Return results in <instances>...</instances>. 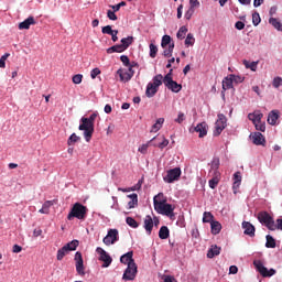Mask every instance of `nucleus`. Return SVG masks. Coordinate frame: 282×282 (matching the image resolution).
<instances>
[{
    "label": "nucleus",
    "mask_w": 282,
    "mask_h": 282,
    "mask_svg": "<svg viewBox=\"0 0 282 282\" xmlns=\"http://www.w3.org/2000/svg\"><path fill=\"white\" fill-rule=\"evenodd\" d=\"M98 118V115L93 113L88 118L83 117L80 119V124L78 127L79 131H84V138L86 142H91V138L94 135V122Z\"/></svg>",
    "instance_id": "nucleus-1"
},
{
    "label": "nucleus",
    "mask_w": 282,
    "mask_h": 282,
    "mask_svg": "<svg viewBox=\"0 0 282 282\" xmlns=\"http://www.w3.org/2000/svg\"><path fill=\"white\" fill-rule=\"evenodd\" d=\"M87 213H89L87 206L80 203H75L67 215V219L68 221H72L73 219L85 220L87 218Z\"/></svg>",
    "instance_id": "nucleus-2"
},
{
    "label": "nucleus",
    "mask_w": 282,
    "mask_h": 282,
    "mask_svg": "<svg viewBox=\"0 0 282 282\" xmlns=\"http://www.w3.org/2000/svg\"><path fill=\"white\" fill-rule=\"evenodd\" d=\"M154 210H156L159 215H165V217H170L171 219L175 217V214H174L175 206L166 203V200H161L159 203L158 200H155Z\"/></svg>",
    "instance_id": "nucleus-3"
},
{
    "label": "nucleus",
    "mask_w": 282,
    "mask_h": 282,
    "mask_svg": "<svg viewBox=\"0 0 282 282\" xmlns=\"http://www.w3.org/2000/svg\"><path fill=\"white\" fill-rule=\"evenodd\" d=\"M257 219L262 226H265L268 230H276V223H274V218L270 216L268 212H259Z\"/></svg>",
    "instance_id": "nucleus-4"
},
{
    "label": "nucleus",
    "mask_w": 282,
    "mask_h": 282,
    "mask_svg": "<svg viewBox=\"0 0 282 282\" xmlns=\"http://www.w3.org/2000/svg\"><path fill=\"white\" fill-rule=\"evenodd\" d=\"M248 119L254 124L257 131H261L262 133H264L265 122L261 121L263 119V115L261 113V111L256 110L253 112H250L248 115Z\"/></svg>",
    "instance_id": "nucleus-5"
},
{
    "label": "nucleus",
    "mask_w": 282,
    "mask_h": 282,
    "mask_svg": "<svg viewBox=\"0 0 282 282\" xmlns=\"http://www.w3.org/2000/svg\"><path fill=\"white\" fill-rule=\"evenodd\" d=\"M78 240H73L68 243H66L64 247H62L59 250H57V261H63L65 259V256L69 252H74L78 248Z\"/></svg>",
    "instance_id": "nucleus-6"
},
{
    "label": "nucleus",
    "mask_w": 282,
    "mask_h": 282,
    "mask_svg": "<svg viewBox=\"0 0 282 282\" xmlns=\"http://www.w3.org/2000/svg\"><path fill=\"white\" fill-rule=\"evenodd\" d=\"M253 265H254L256 270L263 278H270V276H274V274H276V270H274V269L268 270V268H265V265H263V262H261V260L253 261Z\"/></svg>",
    "instance_id": "nucleus-7"
},
{
    "label": "nucleus",
    "mask_w": 282,
    "mask_h": 282,
    "mask_svg": "<svg viewBox=\"0 0 282 282\" xmlns=\"http://www.w3.org/2000/svg\"><path fill=\"white\" fill-rule=\"evenodd\" d=\"M181 176H182V169L174 167L167 171V174L166 176L163 177V180L167 184H173V182H177V180H180Z\"/></svg>",
    "instance_id": "nucleus-8"
},
{
    "label": "nucleus",
    "mask_w": 282,
    "mask_h": 282,
    "mask_svg": "<svg viewBox=\"0 0 282 282\" xmlns=\"http://www.w3.org/2000/svg\"><path fill=\"white\" fill-rule=\"evenodd\" d=\"M135 274H138V264L129 263L122 279L123 281H133V279H135Z\"/></svg>",
    "instance_id": "nucleus-9"
},
{
    "label": "nucleus",
    "mask_w": 282,
    "mask_h": 282,
    "mask_svg": "<svg viewBox=\"0 0 282 282\" xmlns=\"http://www.w3.org/2000/svg\"><path fill=\"white\" fill-rule=\"evenodd\" d=\"M96 252L97 254H100L99 261L104 262L101 268H109V265H111V262L113 261V259H111V256H109V253H107V251H105V249L100 247L96 249Z\"/></svg>",
    "instance_id": "nucleus-10"
},
{
    "label": "nucleus",
    "mask_w": 282,
    "mask_h": 282,
    "mask_svg": "<svg viewBox=\"0 0 282 282\" xmlns=\"http://www.w3.org/2000/svg\"><path fill=\"white\" fill-rule=\"evenodd\" d=\"M75 268L79 276H85V262L83 261V253L79 251L75 253Z\"/></svg>",
    "instance_id": "nucleus-11"
},
{
    "label": "nucleus",
    "mask_w": 282,
    "mask_h": 282,
    "mask_svg": "<svg viewBox=\"0 0 282 282\" xmlns=\"http://www.w3.org/2000/svg\"><path fill=\"white\" fill-rule=\"evenodd\" d=\"M226 116L220 113L218 115V119L215 123V131H214V135H221V131H224V129H226Z\"/></svg>",
    "instance_id": "nucleus-12"
},
{
    "label": "nucleus",
    "mask_w": 282,
    "mask_h": 282,
    "mask_svg": "<svg viewBox=\"0 0 282 282\" xmlns=\"http://www.w3.org/2000/svg\"><path fill=\"white\" fill-rule=\"evenodd\" d=\"M119 239L118 229H109L107 236L104 238V243L105 246H111Z\"/></svg>",
    "instance_id": "nucleus-13"
},
{
    "label": "nucleus",
    "mask_w": 282,
    "mask_h": 282,
    "mask_svg": "<svg viewBox=\"0 0 282 282\" xmlns=\"http://www.w3.org/2000/svg\"><path fill=\"white\" fill-rule=\"evenodd\" d=\"M250 138L257 147H265V137L261 132H253Z\"/></svg>",
    "instance_id": "nucleus-14"
},
{
    "label": "nucleus",
    "mask_w": 282,
    "mask_h": 282,
    "mask_svg": "<svg viewBox=\"0 0 282 282\" xmlns=\"http://www.w3.org/2000/svg\"><path fill=\"white\" fill-rule=\"evenodd\" d=\"M166 88L170 89V91H173L174 94H180L182 91V85L177 84V82L173 79H169L166 82H163Z\"/></svg>",
    "instance_id": "nucleus-15"
},
{
    "label": "nucleus",
    "mask_w": 282,
    "mask_h": 282,
    "mask_svg": "<svg viewBox=\"0 0 282 282\" xmlns=\"http://www.w3.org/2000/svg\"><path fill=\"white\" fill-rule=\"evenodd\" d=\"M143 228L147 235H151V232H153V218L151 217V215L145 216L143 220Z\"/></svg>",
    "instance_id": "nucleus-16"
},
{
    "label": "nucleus",
    "mask_w": 282,
    "mask_h": 282,
    "mask_svg": "<svg viewBox=\"0 0 282 282\" xmlns=\"http://www.w3.org/2000/svg\"><path fill=\"white\" fill-rule=\"evenodd\" d=\"M242 228L245 230V235H248V237H254V232H257V229L250 221H243Z\"/></svg>",
    "instance_id": "nucleus-17"
},
{
    "label": "nucleus",
    "mask_w": 282,
    "mask_h": 282,
    "mask_svg": "<svg viewBox=\"0 0 282 282\" xmlns=\"http://www.w3.org/2000/svg\"><path fill=\"white\" fill-rule=\"evenodd\" d=\"M194 131H196V133H199L198 138H204L208 133V126L206 124V122L198 123L194 128Z\"/></svg>",
    "instance_id": "nucleus-18"
},
{
    "label": "nucleus",
    "mask_w": 282,
    "mask_h": 282,
    "mask_svg": "<svg viewBox=\"0 0 282 282\" xmlns=\"http://www.w3.org/2000/svg\"><path fill=\"white\" fill-rule=\"evenodd\" d=\"M30 25H36V20L34 17H29L23 22L19 24V30H30Z\"/></svg>",
    "instance_id": "nucleus-19"
},
{
    "label": "nucleus",
    "mask_w": 282,
    "mask_h": 282,
    "mask_svg": "<svg viewBox=\"0 0 282 282\" xmlns=\"http://www.w3.org/2000/svg\"><path fill=\"white\" fill-rule=\"evenodd\" d=\"M158 140H162V142H154L153 143V147H158L159 149H165V147H169V140L167 139H164V137H156V138H153L152 140L149 141V144H151V142L153 141H158Z\"/></svg>",
    "instance_id": "nucleus-20"
},
{
    "label": "nucleus",
    "mask_w": 282,
    "mask_h": 282,
    "mask_svg": "<svg viewBox=\"0 0 282 282\" xmlns=\"http://www.w3.org/2000/svg\"><path fill=\"white\" fill-rule=\"evenodd\" d=\"M120 261L121 263H124V265H129V263H135V260H133V251H129L121 256Z\"/></svg>",
    "instance_id": "nucleus-21"
},
{
    "label": "nucleus",
    "mask_w": 282,
    "mask_h": 282,
    "mask_svg": "<svg viewBox=\"0 0 282 282\" xmlns=\"http://www.w3.org/2000/svg\"><path fill=\"white\" fill-rule=\"evenodd\" d=\"M118 76L120 77L121 82H129L133 78V73L126 72L124 69L120 68L117 70Z\"/></svg>",
    "instance_id": "nucleus-22"
},
{
    "label": "nucleus",
    "mask_w": 282,
    "mask_h": 282,
    "mask_svg": "<svg viewBox=\"0 0 282 282\" xmlns=\"http://www.w3.org/2000/svg\"><path fill=\"white\" fill-rule=\"evenodd\" d=\"M276 120H279V112L278 110H272L269 116H268V119H267V122H269V124H276Z\"/></svg>",
    "instance_id": "nucleus-23"
},
{
    "label": "nucleus",
    "mask_w": 282,
    "mask_h": 282,
    "mask_svg": "<svg viewBox=\"0 0 282 282\" xmlns=\"http://www.w3.org/2000/svg\"><path fill=\"white\" fill-rule=\"evenodd\" d=\"M155 94H158V88L155 86H153L152 83H149L147 86L145 96L148 98H153V96H155Z\"/></svg>",
    "instance_id": "nucleus-24"
},
{
    "label": "nucleus",
    "mask_w": 282,
    "mask_h": 282,
    "mask_svg": "<svg viewBox=\"0 0 282 282\" xmlns=\"http://www.w3.org/2000/svg\"><path fill=\"white\" fill-rule=\"evenodd\" d=\"M218 171H219V158H216L212 161L209 173H212V175H219Z\"/></svg>",
    "instance_id": "nucleus-25"
},
{
    "label": "nucleus",
    "mask_w": 282,
    "mask_h": 282,
    "mask_svg": "<svg viewBox=\"0 0 282 282\" xmlns=\"http://www.w3.org/2000/svg\"><path fill=\"white\" fill-rule=\"evenodd\" d=\"M52 206H54V203L52 200H46L39 213H41V215H50V208H52Z\"/></svg>",
    "instance_id": "nucleus-26"
},
{
    "label": "nucleus",
    "mask_w": 282,
    "mask_h": 282,
    "mask_svg": "<svg viewBox=\"0 0 282 282\" xmlns=\"http://www.w3.org/2000/svg\"><path fill=\"white\" fill-rule=\"evenodd\" d=\"M212 235H219L221 232V223L214 220L210 224Z\"/></svg>",
    "instance_id": "nucleus-27"
},
{
    "label": "nucleus",
    "mask_w": 282,
    "mask_h": 282,
    "mask_svg": "<svg viewBox=\"0 0 282 282\" xmlns=\"http://www.w3.org/2000/svg\"><path fill=\"white\" fill-rule=\"evenodd\" d=\"M124 51H127V50L124 48V46L122 44H117V45H113V46L107 48V54H113L116 52L120 54Z\"/></svg>",
    "instance_id": "nucleus-28"
},
{
    "label": "nucleus",
    "mask_w": 282,
    "mask_h": 282,
    "mask_svg": "<svg viewBox=\"0 0 282 282\" xmlns=\"http://www.w3.org/2000/svg\"><path fill=\"white\" fill-rule=\"evenodd\" d=\"M220 252H221V248H219L217 246H212V248L207 252V257H208V259H213L214 257H218V254H220Z\"/></svg>",
    "instance_id": "nucleus-29"
},
{
    "label": "nucleus",
    "mask_w": 282,
    "mask_h": 282,
    "mask_svg": "<svg viewBox=\"0 0 282 282\" xmlns=\"http://www.w3.org/2000/svg\"><path fill=\"white\" fill-rule=\"evenodd\" d=\"M162 124H164V118H159L156 122L151 128V133H158L162 129Z\"/></svg>",
    "instance_id": "nucleus-30"
},
{
    "label": "nucleus",
    "mask_w": 282,
    "mask_h": 282,
    "mask_svg": "<svg viewBox=\"0 0 282 282\" xmlns=\"http://www.w3.org/2000/svg\"><path fill=\"white\" fill-rule=\"evenodd\" d=\"M159 237L161 239H169V237H171V231L169 230V227L162 226L159 230Z\"/></svg>",
    "instance_id": "nucleus-31"
},
{
    "label": "nucleus",
    "mask_w": 282,
    "mask_h": 282,
    "mask_svg": "<svg viewBox=\"0 0 282 282\" xmlns=\"http://www.w3.org/2000/svg\"><path fill=\"white\" fill-rule=\"evenodd\" d=\"M239 186H241V172H236L234 174V185H232L234 191H237Z\"/></svg>",
    "instance_id": "nucleus-32"
},
{
    "label": "nucleus",
    "mask_w": 282,
    "mask_h": 282,
    "mask_svg": "<svg viewBox=\"0 0 282 282\" xmlns=\"http://www.w3.org/2000/svg\"><path fill=\"white\" fill-rule=\"evenodd\" d=\"M215 219V216L213 215V213L210 212H205L203 214V224H213V221Z\"/></svg>",
    "instance_id": "nucleus-33"
},
{
    "label": "nucleus",
    "mask_w": 282,
    "mask_h": 282,
    "mask_svg": "<svg viewBox=\"0 0 282 282\" xmlns=\"http://www.w3.org/2000/svg\"><path fill=\"white\" fill-rule=\"evenodd\" d=\"M128 197H129V199H131L128 203V208L129 209L134 208L138 205V194H130V195H128Z\"/></svg>",
    "instance_id": "nucleus-34"
},
{
    "label": "nucleus",
    "mask_w": 282,
    "mask_h": 282,
    "mask_svg": "<svg viewBox=\"0 0 282 282\" xmlns=\"http://www.w3.org/2000/svg\"><path fill=\"white\" fill-rule=\"evenodd\" d=\"M187 32L188 28H186L185 25L181 26L176 33L177 39H180V41H183V39H186Z\"/></svg>",
    "instance_id": "nucleus-35"
},
{
    "label": "nucleus",
    "mask_w": 282,
    "mask_h": 282,
    "mask_svg": "<svg viewBox=\"0 0 282 282\" xmlns=\"http://www.w3.org/2000/svg\"><path fill=\"white\" fill-rule=\"evenodd\" d=\"M164 83V76L162 74H159L153 77V83H151L156 89Z\"/></svg>",
    "instance_id": "nucleus-36"
},
{
    "label": "nucleus",
    "mask_w": 282,
    "mask_h": 282,
    "mask_svg": "<svg viewBox=\"0 0 282 282\" xmlns=\"http://www.w3.org/2000/svg\"><path fill=\"white\" fill-rule=\"evenodd\" d=\"M133 44V36L121 39V45L123 48L129 50V46Z\"/></svg>",
    "instance_id": "nucleus-37"
},
{
    "label": "nucleus",
    "mask_w": 282,
    "mask_h": 282,
    "mask_svg": "<svg viewBox=\"0 0 282 282\" xmlns=\"http://www.w3.org/2000/svg\"><path fill=\"white\" fill-rule=\"evenodd\" d=\"M265 239V248H276V240L272 236L267 235Z\"/></svg>",
    "instance_id": "nucleus-38"
},
{
    "label": "nucleus",
    "mask_w": 282,
    "mask_h": 282,
    "mask_svg": "<svg viewBox=\"0 0 282 282\" xmlns=\"http://www.w3.org/2000/svg\"><path fill=\"white\" fill-rule=\"evenodd\" d=\"M76 142H80V137H78L76 133L70 134V137L67 140L68 147H74Z\"/></svg>",
    "instance_id": "nucleus-39"
},
{
    "label": "nucleus",
    "mask_w": 282,
    "mask_h": 282,
    "mask_svg": "<svg viewBox=\"0 0 282 282\" xmlns=\"http://www.w3.org/2000/svg\"><path fill=\"white\" fill-rule=\"evenodd\" d=\"M232 77L229 75V77H226L225 80H223V89H232Z\"/></svg>",
    "instance_id": "nucleus-40"
},
{
    "label": "nucleus",
    "mask_w": 282,
    "mask_h": 282,
    "mask_svg": "<svg viewBox=\"0 0 282 282\" xmlns=\"http://www.w3.org/2000/svg\"><path fill=\"white\" fill-rule=\"evenodd\" d=\"M171 41H172L171 35H163L161 41V47H163V50H166L167 45H173Z\"/></svg>",
    "instance_id": "nucleus-41"
},
{
    "label": "nucleus",
    "mask_w": 282,
    "mask_h": 282,
    "mask_svg": "<svg viewBox=\"0 0 282 282\" xmlns=\"http://www.w3.org/2000/svg\"><path fill=\"white\" fill-rule=\"evenodd\" d=\"M173 50H175V43L172 42V44L169 45L167 50L163 52V56H165V58H171V56H173Z\"/></svg>",
    "instance_id": "nucleus-42"
},
{
    "label": "nucleus",
    "mask_w": 282,
    "mask_h": 282,
    "mask_svg": "<svg viewBox=\"0 0 282 282\" xmlns=\"http://www.w3.org/2000/svg\"><path fill=\"white\" fill-rule=\"evenodd\" d=\"M217 184H219V174H213V178L209 180V187L215 189L217 188Z\"/></svg>",
    "instance_id": "nucleus-43"
},
{
    "label": "nucleus",
    "mask_w": 282,
    "mask_h": 282,
    "mask_svg": "<svg viewBox=\"0 0 282 282\" xmlns=\"http://www.w3.org/2000/svg\"><path fill=\"white\" fill-rule=\"evenodd\" d=\"M269 23L275 28V30H279V32H282V24L276 20L275 18H270Z\"/></svg>",
    "instance_id": "nucleus-44"
},
{
    "label": "nucleus",
    "mask_w": 282,
    "mask_h": 282,
    "mask_svg": "<svg viewBox=\"0 0 282 282\" xmlns=\"http://www.w3.org/2000/svg\"><path fill=\"white\" fill-rule=\"evenodd\" d=\"M185 45H186L187 47H189V45H191V46L195 45V36L193 35V33H188V34H187V36H186V39H185Z\"/></svg>",
    "instance_id": "nucleus-45"
},
{
    "label": "nucleus",
    "mask_w": 282,
    "mask_h": 282,
    "mask_svg": "<svg viewBox=\"0 0 282 282\" xmlns=\"http://www.w3.org/2000/svg\"><path fill=\"white\" fill-rule=\"evenodd\" d=\"M149 47H150V58H155V56H158V46L151 43Z\"/></svg>",
    "instance_id": "nucleus-46"
},
{
    "label": "nucleus",
    "mask_w": 282,
    "mask_h": 282,
    "mask_svg": "<svg viewBox=\"0 0 282 282\" xmlns=\"http://www.w3.org/2000/svg\"><path fill=\"white\" fill-rule=\"evenodd\" d=\"M126 223L128 224V226H130V228H138V226H140L138 221L133 219V217H127Z\"/></svg>",
    "instance_id": "nucleus-47"
},
{
    "label": "nucleus",
    "mask_w": 282,
    "mask_h": 282,
    "mask_svg": "<svg viewBox=\"0 0 282 282\" xmlns=\"http://www.w3.org/2000/svg\"><path fill=\"white\" fill-rule=\"evenodd\" d=\"M252 23L253 25H259V23H261V15H259V12L252 13Z\"/></svg>",
    "instance_id": "nucleus-48"
},
{
    "label": "nucleus",
    "mask_w": 282,
    "mask_h": 282,
    "mask_svg": "<svg viewBox=\"0 0 282 282\" xmlns=\"http://www.w3.org/2000/svg\"><path fill=\"white\" fill-rule=\"evenodd\" d=\"M8 58H10V53H6L4 55H2V56L0 57V67H1L2 69H4V67H6V61H8Z\"/></svg>",
    "instance_id": "nucleus-49"
},
{
    "label": "nucleus",
    "mask_w": 282,
    "mask_h": 282,
    "mask_svg": "<svg viewBox=\"0 0 282 282\" xmlns=\"http://www.w3.org/2000/svg\"><path fill=\"white\" fill-rule=\"evenodd\" d=\"M155 200H156L158 203H160V202H166V197H164V194H163V193H159L156 196H154V198H153L154 207H155Z\"/></svg>",
    "instance_id": "nucleus-50"
},
{
    "label": "nucleus",
    "mask_w": 282,
    "mask_h": 282,
    "mask_svg": "<svg viewBox=\"0 0 282 282\" xmlns=\"http://www.w3.org/2000/svg\"><path fill=\"white\" fill-rule=\"evenodd\" d=\"M74 85H80L83 83V74H77L73 76Z\"/></svg>",
    "instance_id": "nucleus-51"
},
{
    "label": "nucleus",
    "mask_w": 282,
    "mask_h": 282,
    "mask_svg": "<svg viewBox=\"0 0 282 282\" xmlns=\"http://www.w3.org/2000/svg\"><path fill=\"white\" fill-rule=\"evenodd\" d=\"M121 63H123L124 67H129L131 65V61L129 59V56L121 55L120 56Z\"/></svg>",
    "instance_id": "nucleus-52"
},
{
    "label": "nucleus",
    "mask_w": 282,
    "mask_h": 282,
    "mask_svg": "<svg viewBox=\"0 0 282 282\" xmlns=\"http://www.w3.org/2000/svg\"><path fill=\"white\" fill-rule=\"evenodd\" d=\"M101 32H102V34H109V35H111V34H113V32H116V30H112V29H111V25H106V26H104V28L101 29Z\"/></svg>",
    "instance_id": "nucleus-53"
},
{
    "label": "nucleus",
    "mask_w": 282,
    "mask_h": 282,
    "mask_svg": "<svg viewBox=\"0 0 282 282\" xmlns=\"http://www.w3.org/2000/svg\"><path fill=\"white\" fill-rule=\"evenodd\" d=\"M107 17L110 21H118V15H116V11L108 10Z\"/></svg>",
    "instance_id": "nucleus-54"
},
{
    "label": "nucleus",
    "mask_w": 282,
    "mask_h": 282,
    "mask_svg": "<svg viewBox=\"0 0 282 282\" xmlns=\"http://www.w3.org/2000/svg\"><path fill=\"white\" fill-rule=\"evenodd\" d=\"M231 76V80H234V83L239 84V83H243L245 77H241L239 75H230Z\"/></svg>",
    "instance_id": "nucleus-55"
},
{
    "label": "nucleus",
    "mask_w": 282,
    "mask_h": 282,
    "mask_svg": "<svg viewBox=\"0 0 282 282\" xmlns=\"http://www.w3.org/2000/svg\"><path fill=\"white\" fill-rule=\"evenodd\" d=\"M184 120H186V116L184 115V112H178V116L175 119V122H177L178 124H182Z\"/></svg>",
    "instance_id": "nucleus-56"
},
{
    "label": "nucleus",
    "mask_w": 282,
    "mask_h": 282,
    "mask_svg": "<svg viewBox=\"0 0 282 282\" xmlns=\"http://www.w3.org/2000/svg\"><path fill=\"white\" fill-rule=\"evenodd\" d=\"M282 85V78L281 77H275L273 79V87H275V89H279V87H281Z\"/></svg>",
    "instance_id": "nucleus-57"
},
{
    "label": "nucleus",
    "mask_w": 282,
    "mask_h": 282,
    "mask_svg": "<svg viewBox=\"0 0 282 282\" xmlns=\"http://www.w3.org/2000/svg\"><path fill=\"white\" fill-rule=\"evenodd\" d=\"M149 150V143L147 144H142L140 148H139V153H142L143 155L147 154V151Z\"/></svg>",
    "instance_id": "nucleus-58"
},
{
    "label": "nucleus",
    "mask_w": 282,
    "mask_h": 282,
    "mask_svg": "<svg viewBox=\"0 0 282 282\" xmlns=\"http://www.w3.org/2000/svg\"><path fill=\"white\" fill-rule=\"evenodd\" d=\"M194 12H195V10L189 8L188 11L185 13V19L187 21H191V18L193 17Z\"/></svg>",
    "instance_id": "nucleus-59"
},
{
    "label": "nucleus",
    "mask_w": 282,
    "mask_h": 282,
    "mask_svg": "<svg viewBox=\"0 0 282 282\" xmlns=\"http://www.w3.org/2000/svg\"><path fill=\"white\" fill-rule=\"evenodd\" d=\"M236 30H243V28H246V23H243L242 21H238L235 24Z\"/></svg>",
    "instance_id": "nucleus-60"
},
{
    "label": "nucleus",
    "mask_w": 282,
    "mask_h": 282,
    "mask_svg": "<svg viewBox=\"0 0 282 282\" xmlns=\"http://www.w3.org/2000/svg\"><path fill=\"white\" fill-rule=\"evenodd\" d=\"M99 74H100L99 68H94V69L90 72V76H91L93 79H95L96 76H99Z\"/></svg>",
    "instance_id": "nucleus-61"
},
{
    "label": "nucleus",
    "mask_w": 282,
    "mask_h": 282,
    "mask_svg": "<svg viewBox=\"0 0 282 282\" xmlns=\"http://www.w3.org/2000/svg\"><path fill=\"white\" fill-rule=\"evenodd\" d=\"M191 9L194 10V8H199L198 0H189Z\"/></svg>",
    "instance_id": "nucleus-62"
},
{
    "label": "nucleus",
    "mask_w": 282,
    "mask_h": 282,
    "mask_svg": "<svg viewBox=\"0 0 282 282\" xmlns=\"http://www.w3.org/2000/svg\"><path fill=\"white\" fill-rule=\"evenodd\" d=\"M239 272V268L237 265H231L229 268V274H237Z\"/></svg>",
    "instance_id": "nucleus-63"
},
{
    "label": "nucleus",
    "mask_w": 282,
    "mask_h": 282,
    "mask_svg": "<svg viewBox=\"0 0 282 282\" xmlns=\"http://www.w3.org/2000/svg\"><path fill=\"white\" fill-rule=\"evenodd\" d=\"M275 230H282V218L276 219Z\"/></svg>",
    "instance_id": "nucleus-64"
}]
</instances>
